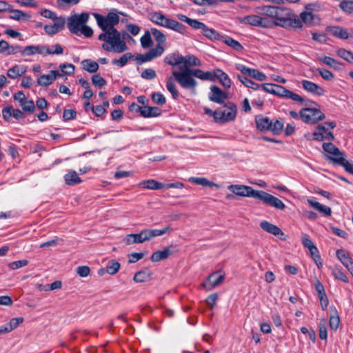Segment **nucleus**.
<instances>
[{
	"label": "nucleus",
	"instance_id": "nucleus-1",
	"mask_svg": "<svg viewBox=\"0 0 353 353\" xmlns=\"http://www.w3.org/2000/svg\"><path fill=\"white\" fill-rule=\"evenodd\" d=\"M99 27L102 30L98 39L104 41L102 48L108 52L121 53L128 50V46L121 34L114 26L119 22V17L114 12H109L106 17L99 14H94Z\"/></svg>",
	"mask_w": 353,
	"mask_h": 353
},
{
	"label": "nucleus",
	"instance_id": "nucleus-2",
	"mask_svg": "<svg viewBox=\"0 0 353 353\" xmlns=\"http://www.w3.org/2000/svg\"><path fill=\"white\" fill-rule=\"evenodd\" d=\"M228 189L237 196L252 197L258 199L265 205L278 210H283L286 207L284 203L277 197L263 190H255L250 186L244 185H230Z\"/></svg>",
	"mask_w": 353,
	"mask_h": 353
},
{
	"label": "nucleus",
	"instance_id": "nucleus-3",
	"mask_svg": "<svg viewBox=\"0 0 353 353\" xmlns=\"http://www.w3.org/2000/svg\"><path fill=\"white\" fill-rule=\"evenodd\" d=\"M272 18L275 19L274 23L276 26L285 28H296L301 25L297 15L283 7L276 6Z\"/></svg>",
	"mask_w": 353,
	"mask_h": 353
},
{
	"label": "nucleus",
	"instance_id": "nucleus-4",
	"mask_svg": "<svg viewBox=\"0 0 353 353\" xmlns=\"http://www.w3.org/2000/svg\"><path fill=\"white\" fill-rule=\"evenodd\" d=\"M168 228H165L161 230L145 229L141 230L137 234H130L126 235L123 241L128 245L134 243H143L145 241H150L154 237L163 235L168 232Z\"/></svg>",
	"mask_w": 353,
	"mask_h": 353
},
{
	"label": "nucleus",
	"instance_id": "nucleus-5",
	"mask_svg": "<svg viewBox=\"0 0 353 353\" xmlns=\"http://www.w3.org/2000/svg\"><path fill=\"white\" fill-rule=\"evenodd\" d=\"M172 76L183 88L190 90L192 93L196 94V87L198 83L190 68L180 67V71H173Z\"/></svg>",
	"mask_w": 353,
	"mask_h": 353
},
{
	"label": "nucleus",
	"instance_id": "nucleus-6",
	"mask_svg": "<svg viewBox=\"0 0 353 353\" xmlns=\"http://www.w3.org/2000/svg\"><path fill=\"white\" fill-rule=\"evenodd\" d=\"M216 122L225 123L234 121L237 114V107L233 102H228L215 110Z\"/></svg>",
	"mask_w": 353,
	"mask_h": 353
},
{
	"label": "nucleus",
	"instance_id": "nucleus-7",
	"mask_svg": "<svg viewBox=\"0 0 353 353\" xmlns=\"http://www.w3.org/2000/svg\"><path fill=\"white\" fill-rule=\"evenodd\" d=\"M274 95L278 96L281 98L290 99L293 101L300 102L301 103H305L307 105H314L317 106V104L311 100H305L301 96L285 88L283 86L275 84Z\"/></svg>",
	"mask_w": 353,
	"mask_h": 353
},
{
	"label": "nucleus",
	"instance_id": "nucleus-8",
	"mask_svg": "<svg viewBox=\"0 0 353 353\" xmlns=\"http://www.w3.org/2000/svg\"><path fill=\"white\" fill-rule=\"evenodd\" d=\"M299 114L302 121L308 124L316 123L325 117V114L315 107L303 108L300 110Z\"/></svg>",
	"mask_w": 353,
	"mask_h": 353
},
{
	"label": "nucleus",
	"instance_id": "nucleus-9",
	"mask_svg": "<svg viewBox=\"0 0 353 353\" xmlns=\"http://www.w3.org/2000/svg\"><path fill=\"white\" fill-rule=\"evenodd\" d=\"M88 19L89 14L86 12L80 14H74L68 18V28L72 33L79 36L80 28L87 23Z\"/></svg>",
	"mask_w": 353,
	"mask_h": 353
},
{
	"label": "nucleus",
	"instance_id": "nucleus-10",
	"mask_svg": "<svg viewBox=\"0 0 353 353\" xmlns=\"http://www.w3.org/2000/svg\"><path fill=\"white\" fill-rule=\"evenodd\" d=\"M141 185L143 188L152 190L168 189V188H181L183 184L180 182L173 183H159L154 179H150L143 181Z\"/></svg>",
	"mask_w": 353,
	"mask_h": 353
},
{
	"label": "nucleus",
	"instance_id": "nucleus-11",
	"mask_svg": "<svg viewBox=\"0 0 353 353\" xmlns=\"http://www.w3.org/2000/svg\"><path fill=\"white\" fill-rule=\"evenodd\" d=\"M312 7L313 5L312 4H307L305 6V10L302 12L300 14L299 17H298L301 22V25L297 28H302L303 23H305L308 26H312L316 23V20L317 18L316 17V15L312 13Z\"/></svg>",
	"mask_w": 353,
	"mask_h": 353
},
{
	"label": "nucleus",
	"instance_id": "nucleus-12",
	"mask_svg": "<svg viewBox=\"0 0 353 353\" xmlns=\"http://www.w3.org/2000/svg\"><path fill=\"white\" fill-rule=\"evenodd\" d=\"M164 50V47L159 46L150 50L145 54H137L136 57L137 63L141 65L143 63L150 61L154 59L161 56L163 53Z\"/></svg>",
	"mask_w": 353,
	"mask_h": 353
},
{
	"label": "nucleus",
	"instance_id": "nucleus-13",
	"mask_svg": "<svg viewBox=\"0 0 353 353\" xmlns=\"http://www.w3.org/2000/svg\"><path fill=\"white\" fill-rule=\"evenodd\" d=\"M177 251L178 250L176 245H170L168 247L164 248L163 250H158L154 252L152 254L150 259L152 262H158L161 260H165Z\"/></svg>",
	"mask_w": 353,
	"mask_h": 353
},
{
	"label": "nucleus",
	"instance_id": "nucleus-14",
	"mask_svg": "<svg viewBox=\"0 0 353 353\" xmlns=\"http://www.w3.org/2000/svg\"><path fill=\"white\" fill-rule=\"evenodd\" d=\"M225 274H218L217 272L210 274L203 283V287L208 291H210L219 285L224 280Z\"/></svg>",
	"mask_w": 353,
	"mask_h": 353
},
{
	"label": "nucleus",
	"instance_id": "nucleus-15",
	"mask_svg": "<svg viewBox=\"0 0 353 353\" xmlns=\"http://www.w3.org/2000/svg\"><path fill=\"white\" fill-rule=\"evenodd\" d=\"M240 21L244 24L256 27H268V19L259 15L251 14L245 16Z\"/></svg>",
	"mask_w": 353,
	"mask_h": 353
},
{
	"label": "nucleus",
	"instance_id": "nucleus-16",
	"mask_svg": "<svg viewBox=\"0 0 353 353\" xmlns=\"http://www.w3.org/2000/svg\"><path fill=\"white\" fill-rule=\"evenodd\" d=\"M53 21V24L46 25L43 28L46 33L48 35H54L61 31L65 24V19L63 17H59Z\"/></svg>",
	"mask_w": 353,
	"mask_h": 353
},
{
	"label": "nucleus",
	"instance_id": "nucleus-17",
	"mask_svg": "<svg viewBox=\"0 0 353 353\" xmlns=\"http://www.w3.org/2000/svg\"><path fill=\"white\" fill-rule=\"evenodd\" d=\"M228 99V94L221 90L216 85H212L210 87V93L209 94V99L214 103L219 104L224 103L225 101Z\"/></svg>",
	"mask_w": 353,
	"mask_h": 353
},
{
	"label": "nucleus",
	"instance_id": "nucleus-18",
	"mask_svg": "<svg viewBox=\"0 0 353 353\" xmlns=\"http://www.w3.org/2000/svg\"><path fill=\"white\" fill-rule=\"evenodd\" d=\"M323 148L327 153V158L334 163L336 159L340 158L343 153H342L339 149L335 146L332 143H323Z\"/></svg>",
	"mask_w": 353,
	"mask_h": 353
},
{
	"label": "nucleus",
	"instance_id": "nucleus-19",
	"mask_svg": "<svg viewBox=\"0 0 353 353\" xmlns=\"http://www.w3.org/2000/svg\"><path fill=\"white\" fill-rule=\"evenodd\" d=\"M149 16H150V19L151 20V21H152L153 23H154L159 26H163V27H165L167 28H169L171 21L172 20V19L167 17L165 15H164L161 12H151Z\"/></svg>",
	"mask_w": 353,
	"mask_h": 353
},
{
	"label": "nucleus",
	"instance_id": "nucleus-20",
	"mask_svg": "<svg viewBox=\"0 0 353 353\" xmlns=\"http://www.w3.org/2000/svg\"><path fill=\"white\" fill-rule=\"evenodd\" d=\"M214 81L216 79L222 84L225 88H229L231 86L232 81L229 76L221 69H215L212 72Z\"/></svg>",
	"mask_w": 353,
	"mask_h": 353
},
{
	"label": "nucleus",
	"instance_id": "nucleus-21",
	"mask_svg": "<svg viewBox=\"0 0 353 353\" xmlns=\"http://www.w3.org/2000/svg\"><path fill=\"white\" fill-rule=\"evenodd\" d=\"M302 86L305 90L317 96H323L325 90L316 83L308 80H303L301 81Z\"/></svg>",
	"mask_w": 353,
	"mask_h": 353
},
{
	"label": "nucleus",
	"instance_id": "nucleus-22",
	"mask_svg": "<svg viewBox=\"0 0 353 353\" xmlns=\"http://www.w3.org/2000/svg\"><path fill=\"white\" fill-rule=\"evenodd\" d=\"M260 227L261 229H263L264 231L272 234L274 236H284V233L282 232V230L276 225H274L268 221H261L260 223Z\"/></svg>",
	"mask_w": 353,
	"mask_h": 353
},
{
	"label": "nucleus",
	"instance_id": "nucleus-23",
	"mask_svg": "<svg viewBox=\"0 0 353 353\" xmlns=\"http://www.w3.org/2000/svg\"><path fill=\"white\" fill-rule=\"evenodd\" d=\"M256 128L260 131L270 130L272 121L268 117L258 115L255 117Z\"/></svg>",
	"mask_w": 353,
	"mask_h": 353
},
{
	"label": "nucleus",
	"instance_id": "nucleus-24",
	"mask_svg": "<svg viewBox=\"0 0 353 353\" xmlns=\"http://www.w3.org/2000/svg\"><path fill=\"white\" fill-rule=\"evenodd\" d=\"M26 68L23 65H15L8 70L7 75L10 79H17L26 73Z\"/></svg>",
	"mask_w": 353,
	"mask_h": 353
},
{
	"label": "nucleus",
	"instance_id": "nucleus-25",
	"mask_svg": "<svg viewBox=\"0 0 353 353\" xmlns=\"http://www.w3.org/2000/svg\"><path fill=\"white\" fill-rule=\"evenodd\" d=\"M336 254L339 260L343 263L344 266H345L347 269H349L350 267L353 265V261L352 258L344 250H338Z\"/></svg>",
	"mask_w": 353,
	"mask_h": 353
},
{
	"label": "nucleus",
	"instance_id": "nucleus-26",
	"mask_svg": "<svg viewBox=\"0 0 353 353\" xmlns=\"http://www.w3.org/2000/svg\"><path fill=\"white\" fill-rule=\"evenodd\" d=\"M161 114V110L158 107L143 106L141 115L145 118L156 117Z\"/></svg>",
	"mask_w": 353,
	"mask_h": 353
},
{
	"label": "nucleus",
	"instance_id": "nucleus-27",
	"mask_svg": "<svg viewBox=\"0 0 353 353\" xmlns=\"http://www.w3.org/2000/svg\"><path fill=\"white\" fill-rule=\"evenodd\" d=\"M192 73L194 76V77H196L199 79L205 81L209 80L210 81H214V79L212 77V72L210 71H206L203 72L201 69H191Z\"/></svg>",
	"mask_w": 353,
	"mask_h": 353
},
{
	"label": "nucleus",
	"instance_id": "nucleus-28",
	"mask_svg": "<svg viewBox=\"0 0 353 353\" xmlns=\"http://www.w3.org/2000/svg\"><path fill=\"white\" fill-rule=\"evenodd\" d=\"M319 61L325 65L332 67L336 70H340L343 63L337 60L327 56H324L319 58Z\"/></svg>",
	"mask_w": 353,
	"mask_h": 353
},
{
	"label": "nucleus",
	"instance_id": "nucleus-29",
	"mask_svg": "<svg viewBox=\"0 0 353 353\" xmlns=\"http://www.w3.org/2000/svg\"><path fill=\"white\" fill-rule=\"evenodd\" d=\"M182 63H183V65L180 67H188L189 68L190 66L201 65L200 60L194 55L182 56Z\"/></svg>",
	"mask_w": 353,
	"mask_h": 353
},
{
	"label": "nucleus",
	"instance_id": "nucleus-30",
	"mask_svg": "<svg viewBox=\"0 0 353 353\" xmlns=\"http://www.w3.org/2000/svg\"><path fill=\"white\" fill-rule=\"evenodd\" d=\"M334 164L342 166L347 174L353 175V164L344 157V154L336 159Z\"/></svg>",
	"mask_w": 353,
	"mask_h": 353
},
{
	"label": "nucleus",
	"instance_id": "nucleus-31",
	"mask_svg": "<svg viewBox=\"0 0 353 353\" xmlns=\"http://www.w3.org/2000/svg\"><path fill=\"white\" fill-rule=\"evenodd\" d=\"M164 61L172 66L179 65L182 63V55L178 53H172L166 56Z\"/></svg>",
	"mask_w": 353,
	"mask_h": 353
},
{
	"label": "nucleus",
	"instance_id": "nucleus-32",
	"mask_svg": "<svg viewBox=\"0 0 353 353\" xmlns=\"http://www.w3.org/2000/svg\"><path fill=\"white\" fill-rule=\"evenodd\" d=\"M329 31L332 35L341 39H347L349 37L347 31L339 26L331 27Z\"/></svg>",
	"mask_w": 353,
	"mask_h": 353
},
{
	"label": "nucleus",
	"instance_id": "nucleus-33",
	"mask_svg": "<svg viewBox=\"0 0 353 353\" xmlns=\"http://www.w3.org/2000/svg\"><path fill=\"white\" fill-rule=\"evenodd\" d=\"M152 276V273L149 270H143L137 272L134 277L133 280L137 283H142L148 281Z\"/></svg>",
	"mask_w": 353,
	"mask_h": 353
},
{
	"label": "nucleus",
	"instance_id": "nucleus-34",
	"mask_svg": "<svg viewBox=\"0 0 353 353\" xmlns=\"http://www.w3.org/2000/svg\"><path fill=\"white\" fill-rule=\"evenodd\" d=\"M224 43L231 47L232 49L241 51L243 49V46L236 40L231 38L230 37H221V39Z\"/></svg>",
	"mask_w": 353,
	"mask_h": 353
},
{
	"label": "nucleus",
	"instance_id": "nucleus-35",
	"mask_svg": "<svg viewBox=\"0 0 353 353\" xmlns=\"http://www.w3.org/2000/svg\"><path fill=\"white\" fill-rule=\"evenodd\" d=\"M203 34L212 41L220 40L221 37L220 34L212 28H210L205 25V28L202 29Z\"/></svg>",
	"mask_w": 353,
	"mask_h": 353
},
{
	"label": "nucleus",
	"instance_id": "nucleus-36",
	"mask_svg": "<svg viewBox=\"0 0 353 353\" xmlns=\"http://www.w3.org/2000/svg\"><path fill=\"white\" fill-rule=\"evenodd\" d=\"M276 6H258L255 8V12L258 14H264L270 17H273Z\"/></svg>",
	"mask_w": 353,
	"mask_h": 353
},
{
	"label": "nucleus",
	"instance_id": "nucleus-37",
	"mask_svg": "<svg viewBox=\"0 0 353 353\" xmlns=\"http://www.w3.org/2000/svg\"><path fill=\"white\" fill-rule=\"evenodd\" d=\"M151 34H152L154 39L157 42V45L156 47H163V44L165 43L166 37L165 34L157 30V28H151Z\"/></svg>",
	"mask_w": 353,
	"mask_h": 353
},
{
	"label": "nucleus",
	"instance_id": "nucleus-38",
	"mask_svg": "<svg viewBox=\"0 0 353 353\" xmlns=\"http://www.w3.org/2000/svg\"><path fill=\"white\" fill-rule=\"evenodd\" d=\"M8 11L11 13L10 17L14 20L26 21L30 18V15H28L26 13L19 10H13L12 7L8 10Z\"/></svg>",
	"mask_w": 353,
	"mask_h": 353
},
{
	"label": "nucleus",
	"instance_id": "nucleus-39",
	"mask_svg": "<svg viewBox=\"0 0 353 353\" xmlns=\"http://www.w3.org/2000/svg\"><path fill=\"white\" fill-rule=\"evenodd\" d=\"M83 68L90 73H94L99 70V64L90 59H85L82 61Z\"/></svg>",
	"mask_w": 353,
	"mask_h": 353
},
{
	"label": "nucleus",
	"instance_id": "nucleus-40",
	"mask_svg": "<svg viewBox=\"0 0 353 353\" xmlns=\"http://www.w3.org/2000/svg\"><path fill=\"white\" fill-rule=\"evenodd\" d=\"M238 79L247 88H252L255 90H260L261 84L252 81L247 77L239 75Z\"/></svg>",
	"mask_w": 353,
	"mask_h": 353
},
{
	"label": "nucleus",
	"instance_id": "nucleus-41",
	"mask_svg": "<svg viewBox=\"0 0 353 353\" xmlns=\"http://www.w3.org/2000/svg\"><path fill=\"white\" fill-rule=\"evenodd\" d=\"M166 88L171 93L174 99H176L179 97V93L172 77L168 78L166 82Z\"/></svg>",
	"mask_w": 353,
	"mask_h": 353
},
{
	"label": "nucleus",
	"instance_id": "nucleus-42",
	"mask_svg": "<svg viewBox=\"0 0 353 353\" xmlns=\"http://www.w3.org/2000/svg\"><path fill=\"white\" fill-rule=\"evenodd\" d=\"M189 181L192 183L201 185L203 186H210V187L214 186L217 188H219V185L214 183L213 182L209 181L205 178H189Z\"/></svg>",
	"mask_w": 353,
	"mask_h": 353
},
{
	"label": "nucleus",
	"instance_id": "nucleus-43",
	"mask_svg": "<svg viewBox=\"0 0 353 353\" xmlns=\"http://www.w3.org/2000/svg\"><path fill=\"white\" fill-rule=\"evenodd\" d=\"M169 29L174 30L182 34H186L187 33V28L183 24L174 19L172 20Z\"/></svg>",
	"mask_w": 353,
	"mask_h": 353
},
{
	"label": "nucleus",
	"instance_id": "nucleus-44",
	"mask_svg": "<svg viewBox=\"0 0 353 353\" xmlns=\"http://www.w3.org/2000/svg\"><path fill=\"white\" fill-rule=\"evenodd\" d=\"M120 268V263L114 260H110L108 262L105 271L109 274L113 275L116 274Z\"/></svg>",
	"mask_w": 353,
	"mask_h": 353
},
{
	"label": "nucleus",
	"instance_id": "nucleus-45",
	"mask_svg": "<svg viewBox=\"0 0 353 353\" xmlns=\"http://www.w3.org/2000/svg\"><path fill=\"white\" fill-rule=\"evenodd\" d=\"M140 41L142 48L145 49L150 48L153 45V41L151 38V31H145V34L141 37Z\"/></svg>",
	"mask_w": 353,
	"mask_h": 353
},
{
	"label": "nucleus",
	"instance_id": "nucleus-46",
	"mask_svg": "<svg viewBox=\"0 0 353 353\" xmlns=\"http://www.w3.org/2000/svg\"><path fill=\"white\" fill-rule=\"evenodd\" d=\"M55 80V77H51L49 74H43L37 79V83L41 86H48L50 85L53 81Z\"/></svg>",
	"mask_w": 353,
	"mask_h": 353
},
{
	"label": "nucleus",
	"instance_id": "nucleus-47",
	"mask_svg": "<svg viewBox=\"0 0 353 353\" xmlns=\"http://www.w3.org/2000/svg\"><path fill=\"white\" fill-rule=\"evenodd\" d=\"M326 132V128L323 125H319L316 126V130L312 133L313 139L317 141H322L324 139V134Z\"/></svg>",
	"mask_w": 353,
	"mask_h": 353
},
{
	"label": "nucleus",
	"instance_id": "nucleus-48",
	"mask_svg": "<svg viewBox=\"0 0 353 353\" xmlns=\"http://www.w3.org/2000/svg\"><path fill=\"white\" fill-rule=\"evenodd\" d=\"M336 54L339 57L345 59V61L350 63L353 62V52L351 51L347 50L344 48H340L336 50Z\"/></svg>",
	"mask_w": 353,
	"mask_h": 353
},
{
	"label": "nucleus",
	"instance_id": "nucleus-49",
	"mask_svg": "<svg viewBox=\"0 0 353 353\" xmlns=\"http://www.w3.org/2000/svg\"><path fill=\"white\" fill-rule=\"evenodd\" d=\"M133 58V56L131 53H125L124 54L120 59H113L112 63L117 65L119 67H123L125 65L128 61V60Z\"/></svg>",
	"mask_w": 353,
	"mask_h": 353
},
{
	"label": "nucleus",
	"instance_id": "nucleus-50",
	"mask_svg": "<svg viewBox=\"0 0 353 353\" xmlns=\"http://www.w3.org/2000/svg\"><path fill=\"white\" fill-rule=\"evenodd\" d=\"M284 127V123L281 120H276L274 122H271V127L270 131L272 132L274 134H279Z\"/></svg>",
	"mask_w": 353,
	"mask_h": 353
},
{
	"label": "nucleus",
	"instance_id": "nucleus-51",
	"mask_svg": "<svg viewBox=\"0 0 353 353\" xmlns=\"http://www.w3.org/2000/svg\"><path fill=\"white\" fill-rule=\"evenodd\" d=\"M339 8L345 12L353 13V1H342L339 3Z\"/></svg>",
	"mask_w": 353,
	"mask_h": 353
},
{
	"label": "nucleus",
	"instance_id": "nucleus-52",
	"mask_svg": "<svg viewBox=\"0 0 353 353\" xmlns=\"http://www.w3.org/2000/svg\"><path fill=\"white\" fill-rule=\"evenodd\" d=\"M319 337L322 340H326L327 338V332L326 327V321L325 319H322L319 323Z\"/></svg>",
	"mask_w": 353,
	"mask_h": 353
},
{
	"label": "nucleus",
	"instance_id": "nucleus-53",
	"mask_svg": "<svg viewBox=\"0 0 353 353\" xmlns=\"http://www.w3.org/2000/svg\"><path fill=\"white\" fill-rule=\"evenodd\" d=\"M152 99L157 105H162L165 103V97L161 92H157L152 94Z\"/></svg>",
	"mask_w": 353,
	"mask_h": 353
},
{
	"label": "nucleus",
	"instance_id": "nucleus-54",
	"mask_svg": "<svg viewBox=\"0 0 353 353\" xmlns=\"http://www.w3.org/2000/svg\"><path fill=\"white\" fill-rule=\"evenodd\" d=\"M60 70L63 73L68 75L73 74L74 73V65L72 63H63L59 65Z\"/></svg>",
	"mask_w": 353,
	"mask_h": 353
},
{
	"label": "nucleus",
	"instance_id": "nucleus-55",
	"mask_svg": "<svg viewBox=\"0 0 353 353\" xmlns=\"http://www.w3.org/2000/svg\"><path fill=\"white\" fill-rule=\"evenodd\" d=\"M141 77L146 80H152L157 77V73L154 69L147 68L142 72Z\"/></svg>",
	"mask_w": 353,
	"mask_h": 353
},
{
	"label": "nucleus",
	"instance_id": "nucleus-56",
	"mask_svg": "<svg viewBox=\"0 0 353 353\" xmlns=\"http://www.w3.org/2000/svg\"><path fill=\"white\" fill-rule=\"evenodd\" d=\"M249 77L256 79L258 81H265L267 79L266 75L256 70V69H251L250 74H249Z\"/></svg>",
	"mask_w": 353,
	"mask_h": 353
},
{
	"label": "nucleus",
	"instance_id": "nucleus-57",
	"mask_svg": "<svg viewBox=\"0 0 353 353\" xmlns=\"http://www.w3.org/2000/svg\"><path fill=\"white\" fill-rule=\"evenodd\" d=\"M28 264V261L26 259L19 260L11 262L8 264V268L10 270H17L21 267L26 266Z\"/></svg>",
	"mask_w": 353,
	"mask_h": 353
},
{
	"label": "nucleus",
	"instance_id": "nucleus-58",
	"mask_svg": "<svg viewBox=\"0 0 353 353\" xmlns=\"http://www.w3.org/2000/svg\"><path fill=\"white\" fill-rule=\"evenodd\" d=\"M23 321V318L19 317V318H13L12 319L9 323L6 324V325L8 327V329L11 332L12 330L17 328L21 323Z\"/></svg>",
	"mask_w": 353,
	"mask_h": 353
},
{
	"label": "nucleus",
	"instance_id": "nucleus-59",
	"mask_svg": "<svg viewBox=\"0 0 353 353\" xmlns=\"http://www.w3.org/2000/svg\"><path fill=\"white\" fill-rule=\"evenodd\" d=\"M316 70L321 77L326 81H331L334 79V74L328 70L324 68H317Z\"/></svg>",
	"mask_w": 353,
	"mask_h": 353
},
{
	"label": "nucleus",
	"instance_id": "nucleus-60",
	"mask_svg": "<svg viewBox=\"0 0 353 353\" xmlns=\"http://www.w3.org/2000/svg\"><path fill=\"white\" fill-rule=\"evenodd\" d=\"M92 83L97 87H103L106 84V81L99 74H94L92 77Z\"/></svg>",
	"mask_w": 353,
	"mask_h": 353
},
{
	"label": "nucleus",
	"instance_id": "nucleus-61",
	"mask_svg": "<svg viewBox=\"0 0 353 353\" xmlns=\"http://www.w3.org/2000/svg\"><path fill=\"white\" fill-rule=\"evenodd\" d=\"M339 323L340 319L336 312L334 315H332L330 318L329 324L330 328L333 330H336L339 327Z\"/></svg>",
	"mask_w": 353,
	"mask_h": 353
},
{
	"label": "nucleus",
	"instance_id": "nucleus-62",
	"mask_svg": "<svg viewBox=\"0 0 353 353\" xmlns=\"http://www.w3.org/2000/svg\"><path fill=\"white\" fill-rule=\"evenodd\" d=\"M332 274L335 279L342 281L345 283H348L349 280L347 276L339 269L335 268L332 271Z\"/></svg>",
	"mask_w": 353,
	"mask_h": 353
},
{
	"label": "nucleus",
	"instance_id": "nucleus-63",
	"mask_svg": "<svg viewBox=\"0 0 353 353\" xmlns=\"http://www.w3.org/2000/svg\"><path fill=\"white\" fill-rule=\"evenodd\" d=\"M21 105L24 111L29 112H33L34 111L35 105H34L33 101H32V100H30V101L26 100Z\"/></svg>",
	"mask_w": 353,
	"mask_h": 353
},
{
	"label": "nucleus",
	"instance_id": "nucleus-64",
	"mask_svg": "<svg viewBox=\"0 0 353 353\" xmlns=\"http://www.w3.org/2000/svg\"><path fill=\"white\" fill-rule=\"evenodd\" d=\"M77 116V112L73 109H68L63 111V118L64 121L74 119Z\"/></svg>",
	"mask_w": 353,
	"mask_h": 353
}]
</instances>
